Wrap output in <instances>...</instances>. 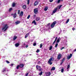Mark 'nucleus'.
Instances as JSON below:
<instances>
[{
	"mask_svg": "<svg viewBox=\"0 0 76 76\" xmlns=\"http://www.w3.org/2000/svg\"><path fill=\"white\" fill-rule=\"evenodd\" d=\"M8 72V70L6 68H4L2 71V73L4 75H5L7 76V73Z\"/></svg>",
	"mask_w": 76,
	"mask_h": 76,
	"instance_id": "obj_1",
	"label": "nucleus"
},
{
	"mask_svg": "<svg viewBox=\"0 0 76 76\" xmlns=\"http://www.w3.org/2000/svg\"><path fill=\"white\" fill-rule=\"evenodd\" d=\"M57 23V22L56 21L53 22L51 25V28H53L56 25Z\"/></svg>",
	"mask_w": 76,
	"mask_h": 76,
	"instance_id": "obj_2",
	"label": "nucleus"
},
{
	"mask_svg": "<svg viewBox=\"0 0 76 76\" xmlns=\"http://www.w3.org/2000/svg\"><path fill=\"white\" fill-rule=\"evenodd\" d=\"M66 29H60V32L59 33V34L60 35L61 34H62V33H64V32H66Z\"/></svg>",
	"mask_w": 76,
	"mask_h": 76,
	"instance_id": "obj_3",
	"label": "nucleus"
},
{
	"mask_svg": "<svg viewBox=\"0 0 76 76\" xmlns=\"http://www.w3.org/2000/svg\"><path fill=\"white\" fill-rule=\"evenodd\" d=\"M51 61H53V58H52L49 59L48 61V63L50 64V65H51L53 64V62H51Z\"/></svg>",
	"mask_w": 76,
	"mask_h": 76,
	"instance_id": "obj_4",
	"label": "nucleus"
},
{
	"mask_svg": "<svg viewBox=\"0 0 76 76\" xmlns=\"http://www.w3.org/2000/svg\"><path fill=\"white\" fill-rule=\"evenodd\" d=\"M45 31V30H46L47 31H48L49 32H50V31H51V29H41L40 30V31H41V32H44V31Z\"/></svg>",
	"mask_w": 76,
	"mask_h": 76,
	"instance_id": "obj_5",
	"label": "nucleus"
},
{
	"mask_svg": "<svg viewBox=\"0 0 76 76\" xmlns=\"http://www.w3.org/2000/svg\"><path fill=\"white\" fill-rule=\"evenodd\" d=\"M36 68L39 71H41L42 70V68L41 67V66H39L38 65L36 66Z\"/></svg>",
	"mask_w": 76,
	"mask_h": 76,
	"instance_id": "obj_6",
	"label": "nucleus"
},
{
	"mask_svg": "<svg viewBox=\"0 0 76 76\" xmlns=\"http://www.w3.org/2000/svg\"><path fill=\"white\" fill-rule=\"evenodd\" d=\"M58 8V7H57L56 8H55L54 10L52 12V13L53 14L55 13L57 11V9Z\"/></svg>",
	"mask_w": 76,
	"mask_h": 76,
	"instance_id": "obj_7",
	"label": "nucleus"
},
{
	"mask_svg": "<svg viewBox=\"0 0 76 76\" xmlns=\"http://www.w3.org/2000/svg\"><path fill=\"white\" fill-rule=\"evenodd\" d=\"M72 57V54L71 53L69 56H67V60H69L71 58V57Z\"/></svg>",
	"mask_w": 76,
	"mask_h": 76,
	"instance_id": "obj_8",
	"label": "nucleus"
},
{
	"mask_svg": "<svg viewBox=\"0 0 76 76\" xmlns=\"http://www.w3.org/2000/svg\"><path fill=\"white\" fill-rule=\"evenodd\" d=\"M9 28V26H7V25L5 24L2 29H8Z\"/></svg>",
	"mask_w": 76,
	"mask_h": 76,
	"instance_id": "obj_9",
	"label": "nucleus"
},
{
	"mask_svg": "<svg viewBox=\"0 0 76 76\" xmlns=\"http://www.w3.org/2000/svg\"><path fill=\"white\" fill-rule=\"evenodd\" d=\"M38 9L37 8H36L34 10V12L35 13V14H37V13H38Z\"/></svg>",
	"mask_w": 76,
	"mask_h": 76,
	"instance_id": "obj_10",
	"label": "nucleus"
},
{
	"mask_svg": "<svg viewBox=\"0 0 76 76\" xmlns=\"http://www.w3.org/2000/svg\"><path fill=\"white\" fill-rule=\"evenodd\" d=\"M51 75V72H48L46 73V76H50Z\"/></svg>",
	"mask_w": 76,
	"mask_h": 76,
	"instance_id": "obj_11",
	"label": "nucleus"
},
{
	"mask_svg": "<svg viewBox=\"0 0 76 76\" xmlns=\"http://www.w3.org/2000/svg\"><path fill=\"white\" fill-rule=\"evenodd\" d=\"M57 40L56 41V43H58L60 42V41L61 40V38L60 37L57 39Z\"/></svg>",
	"mask_w": 76,
	"mask_h": 76,
	"instance_id": "obj_12",
	"label": "nucleus"
},
{
	"mask_svg": "<svg viewBox=\"0 0 76 76\" xmlns=\"http://www.w3.org/2000/svg\"><path fill=\"white\" fill-rule=\"evenodd\" d=\"M61 55L60 54H59L58 56V60H60V58H61Z\"/></svg>",
	"mask_w": 76,
	"mask_h": 76,
	"instance_id": "obj_13",
	"label": "nucleus"
},
{
	"mask_svg": "<svg viewBox=\"0 0 76 76\" xmlns=\"http://www.w3.org/2000/svg\"><path fill=\"white\" fill-rule=\"evenodd\" d=\"M34 6H37L38 4V1H36L34 3Z\"/></svg>",
	"mask_w": 76,
	"mask_h": 76,
	"instance_id": "obj_14",
	"label": "nucleus"
},
{
	"mask_svg": "<svg viewBox=\"0 0 76 76\" xmlns=\"http://www.w3.org/2000/svg\"><path fill=\"white\" fill-rule=\"evenodd\" d=\"M35 20L36 21H38V20H40V18L39 17H37L36 18Z\"/></svg>",
	"mask_w": 76,
	"mask_h": 76,
	"instance_id": "obj_15",
	"label": "nucleus"
},
{
	"mask_svg": "<svg viewBox=\"0 0 76 76\" xmlns=\"http://www.w3.org/2000/svg\"><path fill=\"white\" fill-rule=\"evenodd\" d=\"M29 33H28L25 36V38H27V37H28V36H29Z\"/></svg>",
	"mask_w": 76,
	"mask_h": 76,
	"instance_id": "obj_16",
	"label": "nucleus"
},
{
	"mask_svg": "<svg viewBox=\"0 0 76 76\" xmlns=\"http://www.w3.org/2000/svg\"><path fill=\"white\" fill-rule=\"evenodd\" d=\"M69 68H70V65H68L67 66V71H69Z\"/></svg>",
	"mask_w": 76,
	"mask_h": 76,
	"instance_id": "obj_17",
	"label": "nucleus"
},
{
	"mask_svg": "<svg viewBox=\"0 0 76 76\" xmlns=\"http://www.w3.org/2000/svg\"><path fill=\"white\" fill-rule=\"evenodd\" d=\"M23 11H21L20 13V16H23Z\"/></svg>",
	"mask_w": 76,
	"mask_h": 76,
	"instance_id": "obj_18",
	"label": "nucleus"
},
{
	"mask_svg": "<svg viewBox=\"0 0 76 76\" xmlns=\"http://www.w3.org/2000/svg\"><path fill=\"white\" fill-rule=\"evenodd\" d=\"M32 23H34V25H37V23L35 22V20H34L32 22Z\"/></svg>",
	"mask_w": 76,
	"mask_h": 76,
	"instance_id": "obj_19",
	"label": "nucleus"
},
{
	"mask_svg": "<svg viewBox=\"0 0 76 76\" xmlns=\"http://www.w3.org/2000/svg\"><path fill=\"white\" fill-rule=\"evenodd\" d=\"M55 69H56V68L54 67H53L51 68V71L55 70Z\"/></svg>",
	"mask_w": 76,
	"mask_h": 76,
	"instance_id": "obj_20",
	"label": "nucleus"
},
{
	"mask_svg": "<svg viewBox=\"0 0 76 76\" xmlns=\"http://www.w3.org/2000/svg\"><path fill=\"white\" fill-rule=\"evenodd\" d=\"M57 37H56L55 41L53 42V44H54V43L56 42V41H57Z\"/></svg>",
	"mask_w": 76,
	"mask_h": 76,
	"instance_id": "obj_21",
	"label": "nucleus"
},
{
	"mask_svg": "<svg viewBox=\"0 0 76 76\" xmlns=\"http://www.w3.org/2000/svg\"><path fill=\"white\" fill-rule=\"evenodd\" d=\"M15 45L16 47H18L19 45V44L17 43L15 44Z\"/></svg>",
	"mask_w": 76,
	"mask_h": 76,
	"instance_id": "obj_22",
	"label": "nucleus"
},
{
	"mask_svg": "<svg viewBox=\"0 0 76 76\" xmlns=\"http://www.w3.org/2000/svg\"><path fill=\"white\" fill-rule=\"evenodd\" d=\"M16 13H15L13 16V18H16Z\"/></svg>",
	"mask_w": 76,
	"mask_h": 76,
	"instance_id": "obj_23",
	"label": "nucleus"
},
{
	"mask_svg": "<svg viewBox=\"0 0 76 76\" xmlns=\"http://www.w3.org/2000/svg\"><path fill=\"white\" fill-rule=\"evenodd\" d=\"M7 30V29H2L1 30L2 32H5Z\"/></svg>",
	"mask_w": 76,
	"mask_h": 76,
	"instance_id": "obj_24",
	"label": "nucleus"
},
{
	"mask_svg": "<svg viewBox=\"0 0 76 76\" xmlns=\"http://www.w3.org/2000/svg\"><path fill=\"white\" fill-rule=\"evenodd\" d=\"M20 67L22 68L23 67V64H21L20 65H19Z\"/></svg>",
	"mask_w": 76,
	"mask_h": 76,
	"instance_id": "obj_25",
	"label": "nucleus"
},
{
	"mask_svg": "<svg viewBox=\"0 0 76 76\" xmlns=\"http://www.w3.org/2000/svg\"><path fill=\"white\" fill-rule=\"evenodd\" d=\"M26 5H24L23 6V9H26Z\"/></svg>",
	"mask_w": 76,
	"mask_h": 76,
	"instance_id": "obj_26",
	"label": "nucleus"
},
{
	"mask_svg": "<svg viewBox=\"0 0 76 76\" xmlns=\"http://www.w3.org/2000/svg\"><path fill=\"white\" fill-rule=\"evenodd\" d=\"M15 5H16L15 3H13L12 4V7H15Z\"/></svg>",
	"mask_w": 76,
	"mask_h": 76,
	"instance_id": "obj_27",
	"label": "nucleus"
},
{
	"mask_svg": "<svg viewBox=\"0 0 76 76\" xmlns=\"http://www.w3.org/2000/svg\"><path fill=\"white\" fill-rule=\"evenodd\" d=\"M17 36H15L13 38V40H15V39H16V38H17Z\"/></svg>",
	"mask_w": 76,
	"mask_h": 76,
	"instance_id": "obj_28",
	"label": "nucleus"
},
{
	"mask_svg": "<svg viewBox=\"0 0 76 76\" xmlns=\"http://www.w3.org/2000/svg\"><path fill=\"white\" fill-rule=\"evenodd\" d=\"M53 48V46H50L49 48V50H51Z\"/></svg>",
	"mask_w": 76,
	"mask_h": 76,
	"instance_id": "obj_29",
	"label": "nucleus"
},
{
	"mask_svg": "<svg viewBox=\"0 0 76 76\" xmlns=\"http://www.w3.org/2000/svg\"><path fill=\"white\" fill-rule=\"evenodd\" d=\"M57 46H58V43H56L55 45V48H57Z\"/></svg>",
	"mask_w": 76,
	"mask_h": 76,
	"instance_id": "obj_30",
	"label": "nucleus"
},
{
	"mask_svg": "<svg viewBox=\"0 0 76 76\" xmlns=\"http://www.w3.org/2000/svg\"><path fill=\"white\" fill-rule=\"evenodd\" d=\"M39 75H40V76H41V75H42V72H41L40 73H39Z\"/></svg>",
	"mask_w": 76,
	"mask_h": 76,
	"instance_id": "obj_31",
	"label": "nucleus"
},
{
	"mask_svg": "<svg viewBox=\"0 0 76 76\" xmlns=\"http://www.w3.org/2000/svg\"><path fill=\"white\" fill-rule=\"evenodd\" d=\"M48 9V7H46L44 9V10L45 11H47V10Z\"/></svg>",
	"mask_w": 76,
	"mask_h": 76,
	"instance_id": "obj_32",
	"label": "nucleus"
},
{
	"mask_svg": "<svg viewBox=\"0 0 76 76\" xmlns=\"http://www.w3.org/2000/svg\"><path fill=\"white\" fill-rule=\"evenodd\" d=\"M61 73H63L64 72V68H62L61 69Z\"/></svg>",
	"mask_w": 76,
	"mask_h": 76,
	"instance_id": "obj_33",
	"label": "nucleus"
},
{
	"mask_svg": "<svg viewBox=\"0 0 76 76\" xmlns=\"http://www.w3.org/2000/svg\"><path fill=\"white\" fill-rule=\"evenodd\" d=\"M62 6V5H61L60 6L57 7H58V9H60V8H61V7Z\"/></svg>",
	"mask_w": 76,
	"mask_h": 76,
	"instance_id": "obj_34",
	"label": "nucleus"
},
{
	"mask_svg": "<svg viewBox=\"0 0 76 76\" xmlns=\"http://www.w3.org/2000/svg\"><path fill=\"white\" fill-rule=\"evenodd\" d=\"M12 8H11L9 9V11L11 12V11H12Z\"/></svg>",
	"mask_w": 76,
	"mask_h": 76,
	"instance_id": "obj_35",
	"label": "nucleus"
},
{
	"mask_svg": "<svg viewBox=\"0 0 76 76\" xmlns=\"http://www.w3.org/2000/svg\"><path fill=\"white\" fill-rule=\"evenodd\" d=\"M42 44L41 43L40 45V48H42Z\"/></svg>",
	"mask_w": 76,
	"mask_h": 76,
	"instance_id": "obj_36",
	"label": "nucleus"
},
{
	"mask_svg": "<svg viewBox=\"0 0 76 76\" xmlns=\"http://www.w3.org/2000/svg\"><path fill=\"white\" fill-rule=\"evenodd\" d=\"M69 22V19H68L66 21V23H68V22Z\"/></svg>",
	"mask_w": 76,
	"mask_h": 76,
	"instance_id": "obj_37",
	"label": "nucleus"
},
{
	"mask_svg": "<svg viewBox=\"0 0 76 76\" xmlns=\"http://www.w3.org/2000/svg\"><path fill=\"white\" fill-rule=\"evenodd\" d=\"M64 60H65V58H63V60L61 61L62 62H63L64 61Z\"/></svg>",
	"mask_w": 76,
	"mask_h": 76,
	"instance_id": "obj_38",
	"label": "nucleus"
},
{
	"mask_svg": "<svg viewBox=\"0 0 76 76\" xmlns=\"http://www.w3.org/2000/svg\"><path fill=\"white\" fill-rule=\"evenodd\" d=\"M19 67H20L19 66V65H18L16 67V69H18Z\"/></svg>",
	"mask_w": 76,
	"mask_h": 76,
	"instance_id": "obj_39",
	"label": "nucleus"
},
{
	"mask_svg": "<svg viewBox=\"0 0 76 76\" xmlns=\"http://www.w3.org/2000/svg\"><path fill=\"white\" fill-rule=\"evenodd\" d=\"M18 24H19V23H18V21H17L15 22V24H16V25H18Z\"/></svg>",
	"mask_w": 76,
	"mask_h": 76,
	"instance_id": "obj_40",
	"label": "nucleus"
},
{
	"mask_svg": "<svg viewBox=\"0 0 76 76\" xmlns=\"http://www.w3.org/2000/svg\"><path fill=\"white\" fill-rule=\"evenodd\" d=\"M30 0H27V4H29Z\"/></svg>",
	"mask_w": 76,
	"mask_h": 76,
	"instance_id": "obj_41",
	"label": "nucleus"
},
{
	"mask_svg": "<svg viewBox=\"0 0 76 76\" xmlns=\"http://www.w3.org/2000/svg\"><path fill=\"white\" fill-rule=\"evenodd\" d=\"M38 52H39V50L38 49L36 51L37 53H38Z\"/></svg>",
	"mask_w": 76,
	"mask_h": 76,
	"instance_id": "obj_42",
	"label": "nucleus"
},
{
	"mask_svg": "<svg viewBox=\"0 0 76 76\" xmlns=\"http://www.w3.org/2000/svg\"><path fill=\"white\" fill-rule=\"evenodd\" d=\"M6 63H8V64L10 63V62H9V61L7 60L6 61Z\"/></svg>",
	"mask_w": 76,
	"mask_h": 76,
	"instance_id": "obj_43",
	"label": "nucleus"
},
{
	"mask_svg": "<svg viewBox=\"0 0 76 76\" xmlns=\"http://www.w3.org/2000/svg\"><path fill=\"white\" fill-rule=\"evenodd\" d=\"M28 74H29V73H27L25 75V76H28Z\"/></svg>",
	"mask_w": 76,
	"mask_h": 76,
	"instance_id": "obj_44",
	"label": "nucleus"
},
{
	"mask_svg": "<svg viewBox=\"0 0 76 76\" xmlns=\"http://www.w3.org/2000/svg\"><path fill=\"white\" fill-rule=\"evenodd\" d=\"M61 0H58V4L59 3H60V1Z\"/></svg>",
	"mask_w": 76,
	"mask_h": 76,
	"instance_id": "obj_45",
	"label": "nucleus"
},
{
	"mask_svg": "<svg viewBox=\"0 0 76 76\" xmlns=\"http://www.w3.org/2000/svg\"><path fill=\"white\" fill-rule=\"evenodd\" d=\"M29 18H30V15H28L27 17V19H29Z\"/></svg>",
	"mask_w": 76,
	"mask_h": 76,
	"instance_id": "obj_46",
	"label": "nucleus"
},
{
	"mask_svg": "<svg viewBox=\"0 0 76 76\" xmlns=\"http://www.w3.org/2000/svg\"><path fill=\"white\" fill-rule=\"evenodd\" d=\"M36 44H37L36 43H34V44H33L34 46H35V45H36Z\"/></svg>",
	"mask_w": 76,
	"mask_h": 76,
	"instance_id": "obj_47",
	"label": "nucleus"
},
{
	"mask_svg": "<svg viewBox=\"0 0 76 76\" xmlns=\"http://www.w3.org/2000/svg\"><path fill=\"white\" fill-rule=\"evenodd\" d=\"M53 1V0H49V1L50 3H51Z\"/></svg>",
	"mask_w": 76,
	"mask_h": 76,
	"instance_id": "obj_48",
	"label": "nucleus"
},
{
	"mask_svg": "<svg viewBox=\"0 0 76 76\" xmlns=\"http://www.w3.org/2000/svg\"><path fill=\"white\" fill-rule=\"evenodd\" d=\"M25 47L26 48H28V45H26L25 46Z\"/></svg>",
	"mask_w": 76,
	"mask_h": 76,
	"instance_id": "obj_49",
	"label": "nucleus"
},
{
	"mask_svg": "<svg viewBox=\"0 0 76 76\" xmlns=\"http://www.w3.org/2000/svg\"><path fill=\"white\" fill-rule=\"evenodd\" d=\"M18 14H19V13H20V10H18Z\"/></svg>",
	"mask_w": 76,
	"mask_h": 76,
	"instance_id": "obj_50",
	"label": "nucleus"
},
{
	"mask_svg": "<svg viewBox=\"0 0 76 76\" xmlns=\"http://www.w3.org/2000/svg\"><path fill=\"white\" fill-rule=\"evenodd\" d=\"M63 48H64V47H63L61 49V50H63Z\"/></svg>",
	"mask_w": 76,
	"mask_h": 76,
	"instance_id": "obj_51",
	"label": "nucleus"
},
{
	"mask_svg": "<svg viewBox=\"0 0 76 76\" xmlns=\"http://www.w3.org/2000/svg\"><path fill=\"white\" fill-rule=\"evenodd\" d=\"M47 25L48 26H50V23H49L48 24H47Z\"/></svg>",
	"mask_w": 76,
	"mask_h": 76,
	"instance_id": "obj_52",
	"label": "nucleus"
},
{
	"mask_svg": "<svg viewBox=\"0 0 76 76\" xmlns=\"http://www.w3.org/2000/svg\"><path fill=\"white\" fill-rule=\"evenodd\" d=\"M41 63V62H40V61H39V62L38 63V64H39Z\"/></svg>",
	"mask_w": 76,
	"mask_h": 76,
	"instance_id": "obj_53",
	"label": "nucleus"
},
{
	"mask_svg": "<svg viewBox=\"0 0 76 76\" xmlns=\"http://www.w3.org/2000/svg\"><path fill=\"white\" fill-rule=\"evenodd\" d=\"M63 62H62V61H61V64H60L61 65V64H63Z\"/></svg>",
	"mask_w": 76,
	"mask_h": 76,
	"instance_id": "obj_54",
	"label": "nucleus"
},
{
	"mask_svg": "<svg viewBox=\"0 0 76 76\" xmlns=\"http://www.w3.org/2000/svg\"><path fill=\"white\" fill-rule=\"evenodd\" d=\"M73 51L74 52H75V51H76V49H75L74 50H73Z\"/></svg>",
	"mask_w": 76,
	"mask_h": 76,
	"instance_id": "obj_55",
	"label": "nucleus"
},
{
	"mask_svg": "<svg viewBox=\"0 0 76 76\" xmlns=\"http://www.w3.org/2000/svg\"><path fill=\"white\" fill-rule=\"evenodd\" d=\"M13 65V64H11V66H12Z\"/></svg>",
	"mask_w": 76,
	"mask_h": 76,
	"instance_id": "obj_56",
	"label": "nucleus"
},
{
	"mask_svg": "<svg viewBox=\"0 0 76 76\" xmlns=\"http://www.w3.org/2000/svg\"><path fill=\"white\" fill-rule=\"evenodd\" d=\"M72 30H73V31H74L75 30V29H72Z\"/></svg>",
	"mask_w": 76,
	"mask_h": 76,
	"instance_id": "obj_57",
	"label": "nucleus"
},
{
	"mask_svg": "<svg viewBox=\"0 0 76 76\" xmlns=\"http://www.w3.org/2000/svg\"><path fill=\"white\" fill-rule=\"evenodd\" d=\"M18 23H20V21H18Z\"/></svg>",
	"mask_w": 76,
	"mask_h": 76,
	"instance_id": "obj_58",
	"label": "nucleus"
},
{
	"mask_svg": "<svg viewBox=\"0 0 76 76\" xmlns=\"http://www.w3.org/2000/svg\"><path fill=\"white\" fill-rule=\"evenodd\" d=\"M11 15H12V16H13V15H14V14H13V13H12V14H11Z\"/></svg>",
	"mask_w": 76,
	"mask_h": 76,
	"instance_id": "obj_59",
	"label": "nucleus"
},
{
	"mask_svg": "<svg viewBox=\"0 0 76 76\" xmlns=\"http://www.w3.org/2000/svg\"><path fill=\"white\" fill-rule=\"evenodd\" d=\"M4 35H5L6 37V35H7V34H4Z\"/></svg>",
	"mask_w": 76,
	"mask_h": 76,
	"instance_id": "obj_60",
	"label": "nucleus"
},
{
	"mask_svg": "<svg viewBox=\"0 0 76 76\" xmlns=\"http://www.w3.org/2000/svg\"><path fill=\"white\" fill-rule=\"evenodd\" d=\"M30 41H31V42L33 41V40H31Z\"/></svg>",
	"mask_w": 76,
	"mask_h": 76,
	"instance_id": "obj_61",
	"label": "nucleus"
},
{
	"mask_svg": "<svg viewBox=\"0 0 76 76\" xmlns=\"http://www.w3.org/2000/svg\"><path fill=\"white\" fill-rule=\"evenodd\" d=\"M65 38H67V36H65Z\"/></svg>",
	"mask_w": 76,
	"mask_h": 76,
	"instance_id": "obj_62",
	"label": "nucleus"
},
{
	"mask_svg": "<svg viewBox=\"0 0 76 76\" xmlns=\"http://www.w3.org/2000/svg\"><path fill=\"white\" fill-rule=\"evenodd\" d=\"M15 75L16 74V73H15Z\"/></svg>",
	"mask_w": 76,
	"mask_h": 76,
	"instance_id": "obj_63",
	"label": "nucleus"
},
{
	"mask_svg": "<svg viewBox=\"0 0 76 76\" xmlns=\"http://www.w3.org/2000/svg\"><path fill=\"white\" fill-rule=\"evenodd\" d=\"M75 39H76V37H75Z\"/></svg>",
	"mask_w": 76,
	"mask_h": 76,
	"instance_id": "obj_64",
	"label": "nucleus"
}]
</instances>
